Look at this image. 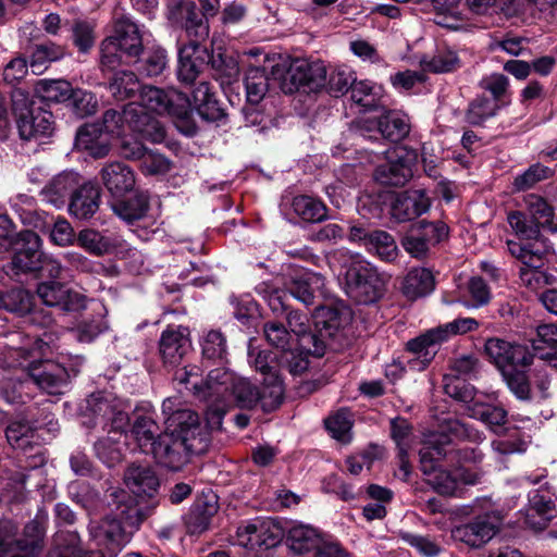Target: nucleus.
<instances>
[{
    "label": "nucleus",
    "mask_w": 557,
    "mask_h": 557,
    "mask_svg": "<svg viewBox=\"0 0 557 557\" xmlns=\"http://www.w3.org/2000/svg\"><path fill=\"white\" fill-rule=\"evenodd\" d=\"M461 453L460 459L463 461L475 463L482 460L481 451L475 448L453 449L446 434H431L423 443L420 449L421 470L426 475V483L437 493L453 495L459 483L473 485L480 481L479 473L470 469L459 467L454 471H448L437 466L441 458H448L453 461Z\"/></svg>",
    "instance_id": "nucleus-1"
},
{
    "label": "nucleus",
    "mask_w": 557,
    "mask_h": 557,
    "mask_svg": "<svg viewBox=\"0 0 557 557\" xmlns=\"http://www.w3.org/2000/svg\"><path fill=\"white\" fill-rule=\"evenodd\" d=\"M115 510L99 521H90L89 535L101 554L107 557L116 555L131 542L143 521L140 509L134 504H125L122 492Z\"/></svg>",
    "instance_id": "nucleus-2"
},
{
    "label": "nucleus",
    "mask_w": 557,
    "mask_h": 557,
    "mask_svg": "<svg viewBox=\"0 0 557 557\" xmlns=\"http://www.w3.org/2000/svg\"><path fill=\"white\" fill-rule=\"evenodd\" d=\"M147 35L129 16H115L111 34L100 45L102 71L137 62L144 51Z\"/></svg>",
    "instance_id": "nucleus-3"
},
{
    "label": "nucleus",
    "mask_w": 557,
    "mask_h": 557,
    "mask_svg": "<svg viewBox=\"0 0 557 557\" xmlns=\"http://www.w3.org/2000/svg\"><path fill=\"white\" fill-rule=\"evenodd\" d=\"M507 250L520 262L519 280L530 290L536 292L555 282V276L543 269L548 257L555 253L550 240L520 242L508 239Z\"/></svg>",
    "instance_id": "nucleus-4"
},
{
    "label": "nucleus",
    "mask_w": 557,
    "mask_h": 557,
    "mask_svg": "<svg viewBox=\"0 0 557 557\" xmlns=\"http://www.w3.org/2000/svg\"><path fill=\"white\" fill-rule=\"evenodd\" d=\"M137 103L146 112L170 116L183 134L193 136L196 133V127L190 122L191 102L185 94L174 88L144 86Z\"/></svg>",
    "instance_id": "nucleus-5"
},
{
    "label": "nucleus",
    "mask_w": 557,
    "mask_h": 557,
    "mask_svg": "<svg viewBox=\"0 0 557 557\" xmlns=\"http://www.w3.org/2000/svg\"><path fill=\"white\" fill-rule=\"evenodd\" d=\"M177 398H168L162 404L165 416V432L176 438L188 442L194 450H206L208 434L200 425L199 416L189 408H180Z\"/></svg>",
    "instance_id": "nucleus-6"
},
{
    "label": "nucleus",
    "mask_w": 557,
    "mask_h": 557,
    "mask_svg": "<svg viewBox=\"0 0 557 557\" xmlns=\"http://www.w3.org/2000/svg\"><path fill=\"white\" fill-rule=\"evenodd\" d=\"M342 284L350 299L367 305L382 296L385 280L370 263L357 258L347 268Z\"/></svg>",
    "instance_id": "nucleus-7"
},
{
    "label": "nucleus",
    "mask_w": 557,
    "mask_h": 557,
    "mask_svg": "<svg viewBox=\"0 0 557 557\" xmlns=\"http://www.w3.org/2000/svg\"><path fill=\"white\" fill-rule=\"evenodd\" d=\"M235 377V374L227 369L215 368L208 373L203 381V397H201V400L208 401L206 420L208 426L212 430H220L222 426Z\"/></svg>",
    "instance_id": "nucleus-8"
},
{
    "label": "nucleus",
    "mask_w": 557,
    "mask_h": 557,
    "mask_svg": "<svg viewBox=\"0 0 557 557\" xmlns=\"http://www.w3.org/2000/svg\"><path fill=\"white\" fill-rule=\"evenodd\" d=\"M42 530L37 521L28 522L18 533V525L10 520H0V557H36Z\"/></svg>",
    "instance_id": "nucleus-9"
},
{
    "label": "nucleus",
    "mask_w": 557,
    "mask_h": 557,
    "mask_svg": "<svg viewBox=\"0 0 557 557\" xmlns=\"http://www.w3.org/2000/svg\"><path fill=\"white\" fill-rule=\"evenodd\" d=\"M58 355L57 361H45L41 369L34 371L30 375L39 388L51 395L64 393L70 377L78 373L84 361L81 356H72L63 351Z\"/></svg>",
    "instance_id": "nucleus-10"
},
{
    "label": "nucleus",
    "mask_w": 557,
    "mask_h": 557,
    "mask_svg": "<svg viewBox=\"0 0 557 557\" xmlns=\"http://www.w3.org/2000/svg\"><path fill=\"white\" fill-rule=\"evenodd\" d=\"M382 153L384 162L375 169V181L382 185L403 186L412 176L416 153L400 146L391 147Z\"/></svg>",
    "instance_id": "nucleus-11"
},
{
    "label": "nucleus",
    "mask_w": 557,
    "mask_h": 557,
    "mask_svg": "<svg viewBox=\"0 0 557 557\" xmlns=\"http://www.w3.org/2000/svg\"><path fill=\"white\" fill-rule=\"evenodd\" d=\"M283 528L272 518H255L243 521L236 531L238 545L253 549L276 546L283 539Z\"/></svg>",
    "instance_id": "nucleus-12"
},
{
    "label": "nucleus",
    "mask_w": 557,
    "mask_h": 557,
    "mask_svg": "<svg viewBox=\"0 0 557 557\" xmlns=\"http://www.w3.org/2000/svg\"><path fill=\"white\" fill-rule=\"evenodd\" d=\"M327 71L322 61L297 59L293 61L284 77L285 92H293L304 87L317 91L326 86Z\"/></svg>",
    "instance_id": "nucleus-13"
},
{
    "label": "nucleus",
    "mask_w": 557,
    "mask_h": 557,
    "mask_svg": "<svg viewBox=\"0 0 557 557\" xmlns=\"http://www.w3.org/2000/svg\"><path fill=\"white\" fill-rule=\"evenodd\" d=\"M448 235V228L443 222L420 221L413 224L401 240L404 249L413 258H424L431 247Z\"/></svg>",
    "instance_id": "nucleus-14"
},
{
    "label": "nucleus",
    "mask_w": 557,
    "mask_h": 557,
    "mask_svg": "<svg viewBox=\"0 0 557 557\" xmlns=\"http://www.w3.org/2000/svg\"><path fill=\"white\" fill-rule=\"evenodd\" d=\"M8 443L14 449L24 453L25 460H20L23 469H36L46 462V457L40 446H34V430L24 421H13L5 430Z\"/></svg>",
    "instance_id": "nucleus-15"
},
{
    "label": "nucleus",
    "mask_w": 557,
    "mask_h": 557,
    "mask_svg": "<svg viewBox=\"0 0 557 557\" xmlns=\"http://www.w3.org/2000/svg\"><path fill=\"white\" fill-rule=\"evenodd\" d=\"M205 451L194 450L189 448L188 442L176 438L171 433H163L158 436L157 443L148 454H151L161 466L177 471L187 463L189 455Z\"/></svg>",
    "instance_id": "nucleus-16"
},
{
    "label": "nucleus",
    "mask_w": 557,
    "mask_h": 557,
    "mask_svg": "<svg viewBox=\"0 0 557 557\" xmlns=\"http://www.w3.org/2000/svg\"><path fill=\"white\" fill-rule=\"evenodd\" d=\"M502 517L496 512H486L472 521L456 527L451 531L455 540L472 547H480L487 543L498 531Z\"/></svg>",
    "instance_id": "nucleus-17"
},
{
    "label": "nucleus",
    "mask_w": 557,
    "mask_h": 557,
    "mask_svg": "<svg viewBox=\"0 0 557 557\" xmlns=\"http://www.w3.org/2000/svg\"><path fill=\"white\" fill-rule=\"evenodd\" d=\"M443 333V330L436 326L407 343V350L414 355L408 361L411 370L423 371L429 367L441 345L447 342Z\"/></svg>",
    "instance_id": "nucleus-18"
},
{
    "label": "nucleus",
    "mask_w": 557,
    "mask_h": 557,
    "mask_svg": "<svg viewBox=\"0 0 557 557\" xmlns=\"http://www.w3.org/2000/svg\"><path fill=\"white\" fill-rule=\"evenodd\" d=\"M37 295L49 307H60L66 311H79L86 308V297L75 290L69 289L64 284L50 280L37 286Z\"/></svg>",
    "instance_id": "nucleus-19"
},
{
    "label": "nucleus",
    "mask_w": 557,
    "mask_h": 557,
    "mask_svg": "<svg viewBox=\"0 0 557 557\" xmlns=\"http://www.w3.org/2000/svg\"><path fill=\"white\" fill-rule=\"evenodd\" d=\"M524 521L534 530L545 529L556 516V505L548 488L540 487L529 493Z\"/></svg>",
    "instance_id": "nucleus-20"
},
{
    "label": "nucleus",
    "mask_w": 557,
    "mask_h": 557,
    "mask_svg": "<svg viewBox=\"0 0 557 557\" xmlns=\"http://www.w3.org/2000/svg\"><path fill=\"white\" fill-rule=\"evenodd\" d=\"M324 286V277L312 271L295 269L284 282L285 289L306 306L313 305L315 294Z\"/></svg>",
    "instance_id": "nucleus-21"
},
{
    "label": "nucleus",
    "mask_w": 557,
    "mask_h": 557,
    "mask_svg": "<svg viewBox=\"0 0 557 557\" xmlns=\"http://www.w3.org/2000/svg\"><path fill=\"white\" fill-rule=\"evenodd\" d=\"M189 330L185 326H168L160 336L159 351L164 363L175 366L190 350Z\"/></svg>",
    "instance_id": "nucleus-22"
},
{
    "label": "nucleus",
    "mask_w": 557,
    "mask_h": 557,
    "mask_svg": "<svg viewBox=\"0 0 557 557\" xmlns=\"http://www.w3.org/2000/svg\"><path fill=\"white\" fill-rule=\"evenodd\" d=\"M88 409L95 417V424L107 428L110 423L109 434L121 438L123 431L128 425V416L123 410L116 409L108 398L91 396L88 400Z\"/></svg>",
    "instance_id": "nucleus-23"
},
{
    "label": "nucleus",
    "mask_w": 557,
    "mask_h": 557,
    "mask_svg": "<svg viewBox=\"0 0 557 557\" xmlns=\"http://www.w3.org/2000/svg\"><path fill=\"white\" fill-rule=\"evenodd\" d=\"M41 239L33 231H25L18 234L16 249L12 259V265L20 272H32L40 268L42 252L40 250Z\"/></svg>",
    "instance_id": "nucleus-24"
},
{
    "label": "nucleus",
    "mask_w": 557,
    "mask_h": 557,
    "mask_svg": "<svg viewBox=\"0 0 557 557\" xmlns=\"http://www.w3.org/2000/svg\"><path fill=\"white\" fill-rule=\"evenodd\" d=\"M125 120L128 129L140 134L143 138L151 143H161L165 138V129L162 124L144 111L138 103L125 106Z\"/></svg>",
    "instance_id": "nucleus-25"
},
{
    "label": "nucleus",
    "mask_w": 557,
    "mask_h": 557,
    "mask_svg": "<svg viewBox=\"0 0 557 557\" xmlns=\"http://www.w3.org/2000/svg\"><path fill=\"white\" fill-rule=\"evenodd\" d=\"M430 206V198L424 190H406L396 197L392 206V216L398 222L410 221L425 213Z\"/></svg>",
    "instance_id": "nucleus-26"
},
{
    "label": "nucleus",
    "mask_w": 557,
    "mask_h": 557,
    "mask_svg": "<svg viewBox=\"0 0 557 557\" xmlns=\"http://www.w3.org/2000/svg\"><path fill=\"white\" fill-rule=\"evenodd\" d=\"M100 189L92 183L77 186L72 194L69 212L77 220H88L99 209Z\"/></svg>",
    "instance_id": "nucleus-27"
},
{
    "label": "nucleus",
    "mask_w": 557,
    "mask_h": 557,
    "mask_svg": "<svg viewBox=\"0 0 557 557\" xmlns=\"http://www.w3.org/2000/svg\"><path fill=\"white\" fill-rule=\"evenodd\" d=\"M17 127L20 136L25 140L49 136L53 132L52 113L41 108H33L21 114Z\"/></svg>",
    "instance_id": "nucleus-28"
},
{
    "label": "nucleus",
    "mask_w": 557,
    "mask_h": 557,
    "mask_svg": "<svg viewBox=\"0 0 557 557\" xmlns=\"http://www.w3.org/2000/svg\"><path fill=\"white\" fill-rule=\"evenodd\" d=\"M100 175L103 185L113 196H122L131 191L136 183L133 170L122 162L107 164L102 168Z\"/></svg>",
    "instance_id": "nucleus-29"
},
{
    "label": "nucleus",
    "mask_w": 557,
    "mask_h": 557,
    "mask_svg": "<svg viewBox=\"0 0 557 557\" xmlns=\"http://www.w3.org/2000/svg\"><path fill=\"white\" fill-rule=\"evenodd\" d=\"M75 146L95 158H102L110 149V138L99 123L85 124L76 134Z\"/></svg>",
    "instance_id": "nucleus-30"
},
{
    "label": "nucleus",
    "mask_w": 557,
    "mask_h": 557,
    "mask_svg": "<svg viewBox=\"0 0 557 557\" xmlns=\"http://www.w3.org/2000/svg\"><path fill=\"white\" fill-rule=\"evenodd\" d=\"M78 185V174L74 171H64L52 177L42 188V199L57 208H61L64 206L67 195L74 191Z\"/></svg>",
    "instance_id": "nucleus-31"
},
{
    "label": "nucleus",
    "mask_w": 557,
    "mask_h": 557,
    "mask_svg": "<svg viewBox=\"0 0 557 557\" xmlns=\"http://www.w3.org/2000/svg\"><path fill=\"white\" fill-rule=\"evenodd\" d=\"M203 55H208L207 48L198 46H183L178 50L177 78L185 84L195 82L205 64Z\"/></svg>",
    "instance_id": "nucleus-32"
},
{
    "label": "nucleus",
    "mask_w": 557,
    "mask_h": 557,
    "mask_svg": "<svg viewBox=\"0 0 557 557\" xmlns=\"http://www.w3.org/2000/svg\"><path fill=\"white\" fill-rule=\"evenodd\" d=\"M125 484L138 497H152L159 487V479L149 467L133 465L125 473Z\"/></svg>",
    "instance_id": "nucleus-33"
},
{
    "label": "nucleus",
    "mask_w": 557,
    "mask_h": 557,
    "mask_svg": "<svg viewBox=\"0 0 557 557\" xmlns=\"http://www.w3.org/2000/svg\"><path fill=\"white\" fill-rule=\"evenodd\" d=\"M184 13L183 28L189 39L185 46L203 47L201 44L209 37V22L199 12L194 3H185L182 7Z\"/></svg>",
    "instance_id": "nucleus-34"
},
{
    "label": "nucleus",
    "mask_w": 557,
    "mask_h": 557,
    "mask_svg": "<svg viewBox=\"0 0 557 557\" xmlns=\"http://www.w3.org/2000/svg\"><path fill=\"white\" fill-rule=\"evenodd\" d=\"M191 96L194 107L203 120L216 122L225 116L223 109L219 106L207 82L197 84Z\"/></svg>",
    "instance_id": "nucleus-35"
},
{
    "label": "nucleus",
    "mask_w": 557,
    "mask_h": 557,
    "mask_svg": "<svg viewBox=\"0 0 557 557\" xmlns=\"http://www.w3.org/2000/svg\"><path fill=\"white\" fill-rule=\"evenodd\" d=\"M321 542L317 529L309 524L293 523L286 535L288 547L296 554H305L318 547Z\"/></svg>",
    "instance_id": "nucleus-36"
},
{
    "label": "nucleus",
    "mask_w": 557,
    "mask_h": 557,
    "mask_svg": "<svg viewBox=\"0 0 557 557\" xmlns=\"http://www.w3.org/2000/svg\"><path fill=\"white\" fill-rule=\"evenodd\" d=\"M403 293L409 299H417L434 289V277L425 268L411 269L404 278Z\"/></svg>",
    "instance_id": "nucleus-37"
},
{
    "label": "nucleus",
    "mask_w": 557,
    "mask_h": 557,
    "mask_svg": "<svg viewBox=\"0 0 557 557\" xmlns=\"http://www.w3.org/2000/svg\"><path fill=\"white\" fill-rule=\"evenodd\" d=\"M527 213L540 225L553 234L557 233V216L552 206L541 196L531 194L524 199Z\"/></svg>",
    "instance_id": "nucleus-38"
},
{
    "label": "nucleus",
    "mask_w": 557,
    "mask_h": 557,
    "mask_svg": "<svg viewBox=\"0 0 557 557\" xmlns=\"http://www.w3.org/2000/svg\"><path fill=\"white\" fill-rule=\"evenodd\" d=\"M379 133L386 139L397 143L405 138L410 131L407 115L399 112H388L376 123Z\"/></svg>",
    "instance_id": "nucleus-39"
},
{
    "label": "nucleus",
    "mask_w": 557,
    "mask_h": 557,
    "mask_svg": "<svg viewBox=\"0 0 557 557\" xmlns=\"http://www.w3.org/2000/svg\"><path fill=\"white\" fill-rule=\"evenodd\" d=\"M48 557H87L81 546V537L74 531H58Z\"/></svg>",
    "instance_id": "nucleus-40"
},
{
    "label": "nucleus",
    "mask_w": 557,
    "mask_h": 557,
    "mask_svg": "<svg viewBox=\"0 0 557 557\" xmlns=\"http://www.w3.org/2000/svg\"><path fill=\"white\" fill-rule=\"evenodd\" d=\"M502 104L486 96H478L466 111V121L472 126H482L497 115Z\"/></svg>",
    "instance_id": "nucleus-41"
},
{
    "label": "nucleus",
    "mask_w": 557,
    "mask_h": 557,
    "mask_svg": "<svg viewBox=\"0 0 557 557\" xmlns=\"http://www.w3.org/2000/svg\"><path fill=\"white\" fill-rule=\"evenodd\" d=\"M132 435L137 442L139 448L148 454L157 443L159 426L151 416H138L132 428Z\"/></svg>",
    "instance_id": "nucleus-42"
},
{
    "label": "nucleus",
    "mask_w": 557,
    "mask_h": 557,
    "mask_svg": "<svg viewBox=\"0 0 557 557\" xmlns=\"http://www.w3.org/2000/svg\"><path fill=\"white\" fill-rule=\"evenodd\" d=\"M114 213L122 220L132 223L144 218L149 208L148 197L145 194H137L128 200H116L111 203Z\"/></svg>",
    "instance_id": "nucleus-43"
},
{
    "label": "nucleus",
    "mask_w": 557,
    "mask_h": 557,
    "mask_svg": "<svg viewBox=\"0 0 557 557\" xmlns=\"http://www.w3.org/2000/svg\"><path fill=\"white\" fill-rule=\"evenodd\" d=\"M140 89L138 77L134 72L127 70L115 72L109 82L111 95L120 101L132 98Z\"/></svg>",
    "instance_id": "nucleus-44"
},
{
    "label": "nucleus",
    "mask_w": 557,
    "mask_h": 557,
    "mask_svg": "<svg viewBox=\"0 0 557 557\" xmlns=\"http://www.w3.org/2000/svg\"><path fill=\"white\" fill-rule=\"evenodd\" d=\"M507 220L519 238L528 242L548 240L541 235L540 225L528 213L513 211L508 214Z\"/></svg>",
    "instance_id": "nucleus-45"
},
{
    "label": "nucleus",
    "mask_w": 557,
    "mask_h": 557,
    "mask_svg": "<svg viewBox=\"0 0 557 557\" xmlns=\"http://www.w3.org/2000/svg\"><path fill=\"white\" fill-rule=\"evenodd\" d=\"M73 88L63 79L40 81L36 85V94L46 103H61L70 100Z\"/></svg>",
    "instance_id": "nucleus-46"
},
{
    "label": "nucleus",
    "mask_w": 557,
    "mask_h": 557,
    "mask_svg": "<svg viewBox=\"0 0 557 557\" xmlns=\"http://www.w3.org/2000/svg\"><path fill=\"white\" fill-rule=\"evenodd\" d=\"M292 207L294 212L306 222H320L326 216L323 202L310 196L295 197Z\"/></svg>",
    "instance_id": "nucleus-47"
},
{
    "label": "nucleus",
    "mask_w": 557,
    "mask_h": 557,
    "mask_svg": "<svg viewBox=\"0 0 557 557\" xmlns=\"http://www.w3.org/2000/svg\"><path fill=\"white\" fill-rule=\"evenodd\" d=\"M245 86L248 102L258 104L263 99L269 88V79L265 71L260 67L248 69L245 76Z\"/></svg>",
    "instance_id": "nucleus-48"
},
{
    "label": "nucleus",
    "mask_w": 557,
    "mask_h": 557,
    "mask_svg": "<svg viewBox=\"0 0 557 557\" xmlns=\"http://www.w3.org/2000/svg\"><path fill=\"white\" fill-rule=\"evenodd\" d=\"M0 308L24 315L30 312L33 308V296L23 288H13L5 293H0Z\"/></svg>",
    "instance_id": "nucleus-49"
},
{
    "label": "nucleus",
    "mask_w": 557,
    "mask_h": 557,
    "mask_svg": "<svg viewBox=\"0 0 557 557\" xmlns=\"http://www.w3.org/2000/svg\"><path fill=\"white\" fill-rule=\"evenodd\" d=\"M202 357L207 360L223 361L227 354L226 338L218 330L208 331L201 339Z\"/></svg>",
    "instance_id": "nucleus-50"
},
{
    "label": "nucleus",
    "mask_w": 557,
    "mask_h": 557,
    "mask_svg": "<svg viewBox=\"0 0 557 557\" xmlns=\"http://www.w3.org/2000/svg\"><path fill=\"white\" fill-rule=\"evenodd\" d=\"M263 334L267 342L282 350V354L296 346V337L281 322H267L263 325Z\"/></svg>",
    "instance_id": "nucleus-51"
},
{
    "label": "nucleus",
    "mask_w": 557,
    "mask_h": 557,
    "mask_svg": "<svg viewBox=\"0 0 557 557\" xmlns=\"http://www.w3.org/2000/svg\"><path fill=\"white\" fill-rule=\"evenodd\" d=\"M258 404L263 411H272L280 406L283 399V386L280 375L264 377L263 387L259 389Z\"/></svg>",
    "instance_id": "nucleus-52"
},
{
    "label": "nucleus",
    "mask_w": 557,
    "mask_h": 557,
    "mask_svg": "<svg viewBox=\"0 0 557 557\" xmlns=\"http://www.w3.org/2000/svg\"><path fill=\"white\" fill-rule=\"evenodd\" d=\"M380 96V87L370 81H359L351 84V100L362 107L364 110H371L376 107Z\"/></svg>",
    "instance_id": "nucleus-53"
},
{
    "label": "nucleus",
    "mask_w": 557,
    "mask_h": 557,
    "mask_svg": "<svg viewBox=\"0 0 557 557\" xmlns=\"http://www.w3.org/2000/svg\"><path fill=\"white\" fill-rule=\"evenodd\" d=\"M367 249L374 252L383 260H393L397 255V246L392 237L385 231H373L368 237Z\"/></svg>",
    "instance_id": "nucleus-54"
},
{
    "label": "nucleus",
    "mask_w": 557,
    "mask_h": 557,
    "mask_svg": "<svg viewBox=\"0 0 557 557\" xmlns=\"http://www.w3.org/2000/svg\"><path fill=\"white\" fill-rule=\"evenodd\" d=\"M259 388L252 385L248 380L235 377L232 384L230 397L233 396L237 406L240 408L251 409L258 405L260 400L258 396Z\"/></svg>",
    "instance_id": "nucleus-55"
},
{
    "label": "nucleus",
    "mask_w": 557,
    "mask_h": 557,
    "mask_svg": "<svg viewBox=\"0 0 557 557\" xmlns=\"http://www.w3.org/2000/svg\"><path fill=\"white\" fill-rule=\"evenodd\" d=\"M471 418L482 421L487 426L495 428L505 424L507 411L503 407L475 403L469 408Z\"/></svg>",
    "instance_id": "nucleus-56"
},
{
    "label": "nucleus",
    "mask_w": 557,
    "mask_h": 557,
    "mask_svg": "<svg viewBox=\"0 0 557 557\" xmlns=\"http://www.w3.org/2000/svg\"><path fill=\"white\" fill-rule=\"evenodd\" d=\"M174 379L186 389L191 391L197 398L201 399L203 397L202 371L198 366L189 364L178 369Z\"/></svg>",
    "instance_id": "nucleus-57"
},
{
    "label": "nucleus",
    "mask_w": 557,
    "mask_h": 557,
    "mask_svg": "<svg viewBox=\"0 0 557 557\" xmlns=\"http://www.w3.org/2000/svg\"><path fill=\"white\" fill-rule=\"evenodd\" d=\"M287 322L292 330V333L296 337H301L302 341H311L314 343L313 354L322 356L324 352L323 343L318 341L315 335L307 333L308 330V318L297 311H290L287 315Z\"/></svg>",
    "instance_id": "nucleus-58"
},
{
    "label": "nucleus",
    "mask_w": 557,
    "mask_h": 557,
    "mask_svg": "<svg viewBox=\"0 0 557 557\" xmlns=\"http://www.w3.org/2000/svg\"><path fill=\"white\" fill-rule=\"evenodd\" d=\"M121 438L115 436H107L95 444V451L97 457L108 467H113L122 459Z\"/></svg>",
    "instance_id": "nucleus-59"
},
{
    "label": "nucleus",
    "mask_w": 557,
    "mask_h": 557,
    "mask_svg": "<svg viewBox=\"0 0 557 557\" xmlns=\"http://www.w3.org/2000/svg\"><path fill=\"white\" fill-rule=\"evenodd\" d=\"M553 174L554 171L550 168L535 163L515 178L513 186L517 190H525L549 178Z\"/></svg>",
    "instance_id": "nucleus-60"
},
{
    "label": "nucleus",
    "mask_w": 557,
    "mask_h": 557,
    "mask_svg": "<svg viewBox=\"0 0 557 557\" xmlns=\"http://www.w3.org/2000/svg\"><path fill=\"white\" fill-rule=\"evenodd\" d=\"M78 245L95 256H102L109 251L111 245L108 238L94 230H83L77 236Z\"/></svg>",
    "instance_id": "nucleus-61"
},
{
    "label": "nucleus",
    "mask_w": 557,
    "mask_h": 557,
    "mask_svg": "<svg viewBox=\"0 0 557 557\" xmlns=\"http://www.w3.org/2000/svg\"><path fill=\"white\" fill-rule=\"evenodd\" d=\"M508 388L520 400L531 398V386L527 374L521 370H505L502 372Z\"/></svg>",
    "instance_id": "nucleus-62"
},
{
    "label": "nucleus",
    "mask_w": 557,
    "mask_h": 557,
    "mask_svg": "<svg viewBox=\"0 0 557 557\" xmlns=\"http://www.w3.org/2000/svg\"><path fill=\"white\" fill-rule=\"evenodd\" d=\"M512 344L499 338H490L485 343V354L496 364L500 372L508 369L509 354Z\"/></svg>",
    "instance_id": "nucleus-63"
},
{
    "label": "nucleus",
    "mask_w": 557,
    "mask_h": 557,
    "mask_svg": "<svg viewBox=\"0 0 557 557\" xmlns=\"http://www.w3.org/2000/svg\"><path fill=\"white\" fill-rule=\"evenodd\" d=\"M467 288L470 296L469 301H463L467 308H479L485 306L491 300V290L482 277H471Z\"/></svg>",
    "instance_id": "nucleus-64"
}]
</instances>
